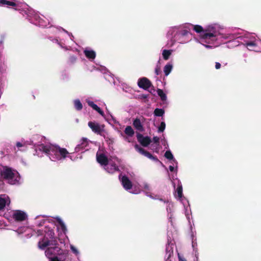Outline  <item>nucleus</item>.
Returning <instances> with one entry per match:
<instances>
[{
	"label": "nucleus",
	"instance_id": "1",
	"mask_svg": "<svg viewBox=\"0 0 261 261\" xmlns=\"http://www.w3.org/2000/svg\"><path fill=\"white\" fill-rule=\"evenodd\" d=\"M38 149L48 155H55L56 159L58 160L66 158L69 153L66 148L53 145H47L41 144L39 146Z\"/></svg>",
	"mask_w": 261,
	"mask_h": 261
},
{
	"label": "nucleus",
	"instance_id": "2",
	"mask_svg": "<svg viewBox=\"0 0 261 261\" xmlns=\"http://www.w3.org/2000/svg\"><path fill=\"white\" fill-rule=\"evenodd\" d=\"M2 176L5 179L9 181L12 185L15 184L19 179V173L16 171L12 170L11 168H7L1 174Z\"/></svg>",
	"mask_w": 261,
	"mask_h": 261
},
{
	"label": "nucleus",
	"instance_id": "3",
	"mask_svg": "<svg viewBox=\"0 0 261 261\" xmlns=\"http://www.w3.org/2000/svg\"><path fill=\"white\" fill-rule=\"evenodd\" d=\"M194 30L197 33H201V37L205 40H216V35L215 33L208 32L207 30H204L199 25H194Z\"/></svg>",
	"mask_w": 261,
	"mask_h": 261
},
{
	"label": "nucleus",
	"instance_id": "4",
	"mask_svg": "<svg viewBox=\"0 0 261 261\" xmlns=\"http://www.w3.org/2000/svg\"><path fill=\"white\" fill-rule=\"evenodd\" d=\"M88 126L95 134L102 136V133L104 131L105 125H100L95 122L89 121L88 123Z\"/></svg>",
	"mask_w": 261,
	"mask_h": 261
},
{
	"label": "nucleus",
	"instance_id": "5",
	"mask_svg": "<svg viewBox=\"0 0 261 261\" xmlns=\"http://www.w3.org/2000/svg\"><path fill=\"white\" fill-rule=\"evenodd\" d=\"M138 86L145 90H148L150 87H153L151 82L146 77H142L138 80Z\"/></svg>",
	"mask_w": 261,
	"mask_h": 261
},
{
	"label": "nucleus",
	"instance_id": "6",
	"mask_svg": "<svg viewBox=\"0 0 261 261\" xmlns=\"http://www.w3.org/2000/svg\"><path fill=\"white\" fill-rule=\"evenodd\" d=\"M12 218L17 222H21L24 221L27 215L25 213L20 210L15 211L12 215Z\"/></svg>",
	"mask_w": 261,
	"mask_h": 261
},
{
	"label": "nucleus",
	"instance_id": "7",
	"mask_svg": "<svg viewBox=\"0 0 261 261\" xmlns=\"http://www.w3.org/2000/svg\"><path fill=\"white\" fill-rule=\"evenodd\" d=\"M137 139L138 141L144 147L148 146L151 142V139L149 137H144L140 133L137 134Z\"/></svg>",
	"mask_w": 261,
	"mask_h": 261
},
{
	"label": "nucleus",
	"instance_id": "8",
	"mask_svg": "<svg viewBox=\"0 0 261 261\" xmlns=\"http://www.w3.org/2000/svg\"><path fill=\"white\" fill-rule=\"evenodd\" d=\"M135 148L140 153L144 155V156L147 157L148 158L154 161H158V159L156 156H153L150 152L145 150L143 148L141 147L139 145L136 144L135 145Z\"/></svg>",
	"mask_w": 261,
	"mask_h": 261
},
{
	"label": "nucleus",
	"instance_id": "9",
	"mask_svg": "<svg viewBox=\"0 0 261 261\" xmlns=\"http://www.w3.org/2000/svg\"><path fill=\"white\" fill-rule=\"evenodd\" d=\"M121 181L123 188L125 190H128L132 188V182L126 175L122 177Z\"/></svg>",
	"mask_w": 261,
	"mask_h": 261
},
{
	"label": "nucleus",
	"instance_id": "10",
	"mask_svg": "<svg viewBox=\"0 0 261 261\" xmlns=\"http://www.w3.org/2000/svg\"><path fill=\"white\" fill-rule=\"evenodd\" d=\"M96 160L98 163L101 165L107 166L109 163V161L107 156L103 153L96 154Z\"/></svg>",
	"mask_w": 261,
	"mask_h": 261
},
{
	"label": "nucleus",
	"instance_id": "11",
	"mask_svg": "<svg viewBox=\"0 0 261 261\" xmlns=\"http://www.w3.org/2000/svg\"><path fill=\"white\" fill-rule=\"evenodd\" d=\"M105 166V170L107 172L109 173H114L115 171H119L118 167L116 165L115 163H113L111 164H108Z\"/></svg>",
	"mask_w": 261,
	"mask_h": 261
},
{
	"label": "nucleus",
	"instance_id": "12",
	"mask_svg": "<svg viewBox=\"0 0 261 261\" xmlns=\"http://www.w3.org/2000/svg\"><path fill=\"white\" fill-rule=\"evenodd\" d=\"M134 127L138 130L140 132H143L144 130L143 126L139 118H136L133 123Z\"/></svg>",
	"mask_w": 261,
	"mask_h": 261
},
{
	"label": "nucleus",
	"instance_id": "13",
	"mask_svg": "<svg viewBox=\"0 0 261 261\" xmlns=\"http://www.w3.org/2000/svg\"><path fill=\"white\" fill-rule=\"evenodd\" d=\"M88 145V142L87 138H83L81 140L80 144H78L75 147V151H79L85 148Z\"/></svg>",
	"mask_w": 261,
	"mask_h": 261
},
{
	"label": "nucleus",
	"instance_id": "14",
	"mask_svg": "<svg viewBox=\"0 0 261 261\" xmlns=\"http://www.w3.org/2000/svg\"><path fill=\"white\" fill-rule=\"evenodd\" d=\"M88 105L92 108L94 110L97 111L102 116H104V112L93 101H89L88 102Z\"/></svg>",
	"mask_w": 261,
	"mask_h": 261
},
{
	"label": "nucleus",
	"instance_id": "15",
	"mask_svg": "<svg viewBox=\"0 0 261 261\" xmlns=\"http://www.w3.org/2000/svg\"><path fill=\"white\" fill-rule=\"evenodd\" d=\"M84 53L85 56L89 60H93L95 58L96 53L94 50L85 49Z\"/></svg>",
	"mask_w": 261,
	"mask_h": 261
},
{
	"label": "nucleus",
	"instance_id": "16",
	"mask_svg": "<svg viewBox=\"0 0 261 261\" xmlns=\"http://www.w3.org/2000/svg\"><path fill=\"white\" fill-rule=\"evenodd\" d=\"M175 196H177L179 198H181L182 197V187L181 184L177 185Z\"/></svg>",
	"mask_w": 261,
	"mask_h": 261
},
{
	"label": "nucleus",
	"instance_id": "17",
	"mask_svg": "<svg viewBox=\"0 0 261 261\" xmlns=\"http://www.w3.org/2000/svg\"><path fill=\"white\" fill-rule=\"evenodd\" d=\"M0 5L3 6L8 5L12 7H16L17 5L15 2H11L7 0H0Z\"/></svg>",
	"mask_w": 261,
	"mask_h": 261
},
{
	"label": "nucleus",
	"instance_id": "18",
	"mask_svg": "<svg viewBox=\"0 0 261 261\" xmlns=\"http://www.w3.org/2000/svg\"><path fill=\"white\" fill-rule=\"evenodd\" d=\"M172 65L170 64H166L164 68V72L166 76L169 74L172 69Z\"/></svg>",
	"mask_w": 261,
	"mask_h": 261
},
{
	"label": "nucleus",
	"instance_id": "19",
	"mask_svg": "<svg viewBox=\"0 0 261 261\" xmlns=\"http://www.w3.org/2000/svg\"><path fill=\"white\" fill-rule=\"evenodd\" d=\"M125 134L128 136L132 137L134 135V130L130 126H127L124 130Z\"/></svg>",
	"mask_w": 261,
	"mask_h": 261
},
{
	"label": "nucleus",
	"instance_id": "20",
	"mask_svg": "<svg viewBox=\"0 0 261 261\" xmlns=\"http://www.w3.org/2000/svg\"><path fill=\"white\" fill-rule=\"evenodd\" d=\"M157 93L158 95L160 97L162 101H165L167 99L166 94L164 92L163 90L161 89H158Z\"/></svg>",
	"mask_w": 261,
	"mask_h": 261
},
{
	"label": "nucleus",
	"instance_id": "21",
	"mask_svg": "<svg viewBox=\"0 0 261 261\" xmlns=\"http://www.w3.org/2000/svg\"><path fill=\"white\" fill-rule=\"evenodd\" d=\"M57 221L61 226V228L62 230V231L65 233L66 231H67L66 227L64 223L63 222V221L59 218H57Z\"/></svg>",
	"mask_w": 261,
	"mask_h": 261
},
{
	"label": "nucleus",
	"instance_id": "22",
	"mask_svg": "<svg viewBox=\"0 0 261 261\" xmlns=\"http://www.w3.org/2000/svg\"><path fill=\"white\" fill-rule=\"evenodd\" d=\"M74 105L75 109L77 111H80L83 109V105L79 99L74 101Z\"/></svg>",
	"mask_w": 261,
	"mask_h": 261
},
{
	"label": "nucleus",
	"instance_id": "23",
	"mask_svg": "<svg viewBox=\"0 0 261 261\" xmlns=\"http://www.w3.org/2000/svg\"><path fill=\"white\" fill-rule=\"evenodd\" d=\"M171 54V51L170 50L164 49L163 51L162 55L164 60H167L169 58Z\"/></svg>",
	"mask_w": 261,
	"mask_h": 261
},
{
	"label": "nucleus",
	"instance_id": "24",
	"mask_svg": "<svg viewBox=\"0 0 261 261\" xmlns=\"http://www.w3.org/2000/svg\"><path fill=\"white\" fill-rule=\"evenodd\" d=\"M165 113V111L162 109L156 108L154 111V115L155 116L161 117Z\"/></svg>",
	"mask_w": 261,
	"mask_h": 261
},
{
	"label": "nucleus",
	"instance_id": "25",
	"mask_svg": "<svg viewBox=\"0 0 261 261\" xmlns=\"http://www.w3.org/2000/svg\"><path fill=\"white\" fill-rule=\"evenodd\" d=\"M164 156L168 160H171L173 159V155L170 150H167L165 153Z\"/></svg>",
	"mask_w": 261,
	"mask_h": 261
},
{
	"label": "nucleus",
	"instance_id": "26",
	"mask_svg": "<svg viewBox=\"0 0 261 261\" xmlns=\"http://www.w3.org/2000/svg\"><path fill=\"white\" fill-rule=\"evenodd\" d=\"M48 246V243L47 241L44 243H42L41 242H39L38 243L39 248L42 250L44 249Z\"/></svg>",
	"mask_w": 261,
	"mask_h": 261
},
{
	"label": "nucleus",
	"instance_id": "27",
	"mask_svg": "<svg viewBox=\"0 0 261 261\" xmlns=\"http://www.w3.org/2000/svg\"><path fill=\"white\" fill-rule=\"evenodd\" d=\"M166 124L164 122H162L158 128L159 132H163L165 129Z\"/></svg>",
	"mask_w": 261,
	"mask_h": 261
},
{
	"label": "nucleus",
	"instance_id": "28",
	"mask_svg": "<svg viewBox=\"0 0 261 261\" xmlns=\"http://www.w3.org/2000/svg\"><path fill=\"white\" fill-rule=\"evenodd\" d=\"M6 201L4 198H0V210H3L6 205Z\"/></svg>",
	"mask_w": 261,
	"mask_h": 261
},
{
	"label": "nucleus",
	"instance_id": "29",
	"mask_svg": "<svg viewBox=\"0 0 261 261\" xmlns=\"http://www.w3.org/2000/svg\"><path fill=\"white\" fill-rule=\"evenodd\" d=\"M48 243V246H57L58 245V241L56 239L51 240L50 241H47Z\"/></svg>",
	"mask_w": 261,
	"mask_h": 261
},
{
	"label": "nucleus",
	"instance_id": "30",
	"mask_svg": "<svg viewBox=\"0 0 261 261\" xmlns=\"http://www.w3.org/2000/svg\"><path fill=\"white\" fill-rule=\"evenodd\" d=\"M246 45L247 47L251 48L256 46V44L254 41H249L246 43Z\"/></svg>",
	"mask_w": 261,
	"mask_h": 261
},
{
	"label": "nucleus",
	"instance_id": "31",
	"mask_svg": "<svg viewBox=\"0 0 261 261\" xmlns=\"http://www.w3.org/2000/svg\"><path fill=\"white\" fill-rule=\"evenodd\" d=\"M161 73L160 66L158 65H156L155 69V73L156 75H158Z\"/></svg>",
	"mask_w": 261,
	"mask_h": 261
},
{
	"label": "nucleus",
	"instance_id": "32",
	"mask_svg": "<svg viewBox=\"0 0 261 261\" xmlns=\"http://www.w3.org/2000/svg\"><path fill=\"white\" fill-rule=\"evenodd\" d=\"M47 234L51 238H53L55 235L54 231L53 229L48 230Z\"/></svg>",
	"mask_w": 261,
	"mask_h": 261
},
{
	"label": "nucleus",
	"instance_id": "33",
	"mask_svg": "<svg viewBox=\"0 0 261 261\" xmlns=\"http://www.w3.org/2000/svg\"><path fill=\"white\" fill-rule=\"evenodd\" d=\"M76 60V58L75 56H70L69 58V61L70 63L73 64L75 62Z\"/></svg>",
	"mask_w": 261,
	"mask_h": 261
},
{
	"label": "nucleus",
	"instance_id": "34",
	"mask_svg": "<svg viewBox=\"0 0 261 261\" xmlns=\"http://www.w3.org/2000/svg\"><path fill=\"white\" fill-rule=\"evenodd\" d=\"M70 249L72 250V251L75 254H77L79 253V251H78L77 249L73 246L71 245L70 246Z\"/></svg>",
	"mask_w": 261,
	"mask_h": 261
},
{
	"label": "nucleus",
	"instance_id": "35",
	"mask_svg": "<svg viewBox=\"0 0 261 261\" xmlns=\"http://www.w3.org/2000/svg\"><path fill=\"white\" fill-rule=\"evenodd\" d=\"M160 139L158 137H154L153 138V141L155 143H158L159 142Z\"/></svg>",
	"mask_w": 261,
	"mask_h": 261
},
{
	"label": "nucleus",
	"instance_id": "36",
	"mask_svg": "<svg viewBox=\"0 0 261 261\" xmlns=\"http://www.w3.org/2000/svg\"><path fill=\"white\" fill-rule=\"evenodd\" d=\"M215 68L216 69H219L221 68V64L219 62H216Z\"/></svg>",
	"mask_w": 261,
	"mask_h": 261
},
{
	"label": "nucleus",
	"instance_id": "37",
	"mask_svg": "<svg viewBox=\"0 0 261 261\" xmlns=\"http://www.w3.org/2000/svg\"><path fill=\"white\" fill-rule=\"evenodd\" d=\"M50 261H60L58 257L55 256L54 257L51 258Z\"/></svg>",
	"mask_w": 261,
	"mask_h": 261
},
{
	"label": "nucleus",
	"instance_id": "38",
	"mask_svg": "<svg viewBox=\"0 0 261 261\" xmlns=\"http://www.w3.org/2000/svg\"><path fill=\"white\" fill-rule=\"evenodd\" d=\"M178 259H179V261H187V260L185 258H182L179 254H178Z\"/></svg>",
	"mask_w": 261,
	"mask_h": 261
},
{
	"label": "nucleus",
	"instance_id": "39",
	"mask_svg": "<svg viewBox=\"0 0 261 261\" xmlns=\"http://www.w3.org/2000/svg\"><path fill=\"white\" fill-rule=\"evenodd\" d=\"M22 146H23V145L20 142H18L16 143V146L17 147H22Z\"/></svg>",
	"mask_w": 261,
	"mask_h": 261
},
{
	"label": "nucleus",
	"instance_id": "40",
	"mask_svg": "<svg viewBox=\"0 0 261 261\" xmlns=\"http://www.w3.org/2000/svg\"><path fill=\"white\" fill-rule=\"evenodd\" d=\"M169 169L171 172H173L174 170V167L172 166H170Z\"/></svg>",
	"mask_w": 261,
	"mask_h": 261
},
{
	"label": "nucleus",
	"instance_id": "41",
	"mask_svg": "<svg viewBox=\"0 0 261 261\" xmlns=\"http://www.w3.org/2000/svg\"><path fill=\"white\" fill-rule=\"evenodd\" d=\"M141 97H142L143 98H144V99H146V98H148V95H145V94H142V95H141Z\"/></svg>",
	"mask_w": 261,
	"mask_h": 261
},
{
	"label": "nucleus",
	"instance_id": "42",
	"mask_svg": "<svg viewBox=\"0 0 261 261\" xmlns=\"http://www.w3.org/2000/svg\"><path fill=\"white\" fill-rule=\"evenodd\" d=\"M171 253H172V252L169 253V256L168 257V259L170 257Z\"/></svg>",
	"mask_w": 261,
	"mask_h": 261
},
{
	"label": "nucleus",
	"instance_id": "43",
	"mask_svg": "<svg viewBox=\"0 0 261 261\" xmlns=\"http://www.w3.org/2000/svg\"><path fill=\"white\" fill-rule=\"evenodd\" d=\"M3 43V40L0 41V43Z\"/></svg>",
	"mask_w": 261,
	"mask_h": 261
}]
</instances>
